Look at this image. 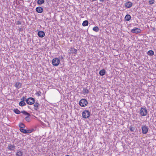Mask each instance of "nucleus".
Returning <instances> with one entry per match:
<instances>
[{"mask_svg":"<svg viewBox=\"0 0 156 156\" xmlns=\"http://www.w3.org/2000/svg\"><path fill=\"white\" fill-rule=\"evenodd\" d=\"M88 102L85 99H81L79 101V104L82 107H84L87 105Z\"/></svg>","mask_w":156,"mask_h":156,"instance_id":"obj_1","label":"nucleus"},{"mask_svg":"<svg viewBox=\"0 0 156 156\" xmlns=\"http://www.w3.org/2000/svg\"><path fill=\"white\" fill-rule=\"evenodd\" d=\"M82 115L83 118H88L90 115V112L88 110H86L82 112Z\"/></svg>","mask_w":156,"mask_h":156,"instance_id":"obj_2","label":"nucleus"},{"mask_svg":"<svg viewBox=\"0 0 156 156\" xmlns=\"http://www.w3.org/2000/svg\"><path fill=\"white\" fill-rule=\"evenodd\" d=\"M21 112L24 114L28 116L26 117L25 119L27 122H30V114L25 111H22Z\"/></svg>","mask_w":156,"mask_h":156,"instance_id":"obj_3","label":"nucleus"},{"mask_svg":"<svg viewBox=\"0 0 156 156\" xmlns=\"http://www.w3.org/2000/svg\"><path fill=\"white\" fill-rule=\"evenodd\" d=\"M27 103L28 105H32L35 103V100L33 98H29L26 100Z\"/></svg>","mask_w":156,"mask_h":156,"instance_id":"obj_4","label":"nucleus"},{"mask_svg":"<svg viewBox=\"0 0 156 156\" xmlns=\"http://www.w3.org/2000/svg\"><path fill=\"white\" fill-rule=\"evenodd\" d=\"M147 110L146 108H141L140 110V113L142 116H145L147 115Z\"/></svg>","mask_w":156,"mask_h":156,"instance_id":"obj_5","label":"nucleus"},{"mask_svg":"<svg viewBox=\"0 0 156 156\" xmlns=\"http://www.w3.org/2000/svg\"><path fill=\"white\" fill-rule=\"evenodd\" d=\"M141 129L142 130V133L143 134H146L147 133L149 128L146 125H143L142 126Z\"/></svg>","mask_w":156,"mask_h":156,"instance_id":"obj_6","label":"nucleus"},{"mask_svg":"<svg viewBox=\"0 0 156 156\" xmlns=\"http://www.w3.org/2000/svg\"><path fill=\"white\" fill-rule=\"evenodd\" d=\"M60 63V60L59 59L57 58H54L52 61V64L55 66H58Z\"/></svg>","mask_w":156,"mask_h":156,"instance_id":"obj_7","label":"nucleus"},{"mask_svg":"<svg viewBox=\"0 0 156 156\" xmlns=\"http://www.w3.org/2000/svg\"><path fill=\"white\" fill-rule=\"evenodd\" d=\"M141 30L140 29L134 28L131 30V32L133 33L138 34L141 32Z\"/></svg>","mask_w":156,"mask_h":156,"instance_id":"obj_8","label":"nucleus"},{"mask_svg":"<svg viewBox=\"0 0 156 156\" xmlns=\"http://www.w3.org/2000/svg\"><path fill=\"white\" fill-rule=\"evenodd\" d=\"M7 148L8 150L11 151H12L16 149V146L13 144L12 145L11 144H9Z\"/></svg>","mask_w":156,"mask_h":156,"instance_id":"obj_9","label":"nucleus"},{"mask_svg":"<svg viewBox=\"0 0 156 156\" xmlns=\"http://www.w3.org/2000/svg\"><path fill=\"white\" fill-rule=\"evenodd\" d=\"M36 11L38 13H41L43 11V9L41 7H37L36 9Z\"/></svg>","mask_w":156,"mask_h":156,"instance_id":"obj_10","label":"nucleus"},{"mask_svg":"<svg viewBox=\"0 0 156 156\" xmlns=\"http://www.w3.org/2000/svg\"><path fill=\"white\" fill-rule=\"evenodd\" d=\"M37 35L39 37H43L45 36V33L42 31H40L38 32Z\"/></svg>","mask_w":156,"mask_h":156,"instance_id":"obj_11","label":"nucleus"},{"mask_svg":"<svg viewBox=\"0 0 156 156\" xmlns=\"http://www.w3.org/2000/svg\"><path fill=\"white\" fill-rule=\"evenodd\" d=\"M132 3L129 1L126 2L125 4V6L127 8H130L132 5Z\"/></svg>","mask_w":156,"mask_h":156,"instance_id":"obj_12","label":"nucleus"},{"mask_svg":"<svg viewBox=\"0 0 156 156\" xmlns=\"http://www.w3.org/2000/svg\"><path fill=\"white\" fill-rule=\"evenodd\" d=\"M40 106V105L37 102V101H36L35 103H34V108L35 110H37L38 109L39 106Z\"/></svg>","mask_w":156,"mask_h":156,"instance_id":"obj_13","label":"nucleus"},{"mask_svg":"<svg viewBox=\"0 0 156 156\" xmlns=\"http://www.w3.org/2000/svg\"><path fill=\"white\" fill-rule=\"evenodd\" d=\"M22 86V84L20 82H17L15 84L14 86L18 88H20Z\"/></svg>","mask_w":156,"mask_h":156,"instance_id":"obj_14","label":"nucleus"},{"mask_svg":"<svg viewBox=\"0 0 156 156\" xmlns=\"http://www.w3.org/2000/svg\"><path fill=\"white\" fill-rule=\"evenodd\" d=\"M70 51L72 54H76L77 52V49L73 48H71L70 49Z\"/></svg>","mask_w":156,"mask_h":156,"instance_id":"obj_15","label":"nucleus"},{"mask_svg":"<svg viewBox=\"0 0 156 156\" xmlns=\"http://www.w3.org/2000/svg\"><path fill=\"white\" fill-rule=\"evenodd\" d=\"M105 69H103L100 71L99 74L101 76H104L105 74Z\"/></svg>","mask_w":156,"mask_h":156,"instance_id":"obj_16","label":"nucleus"},{"mask_svg":"<svg viewBox=\"0 0 156 156\" xmlns=\"http://www.w3.org/2000/svg\"><path fill=\"white\" fill-rule=\"evenodd\" d=\"M131 18V16L129 14L126 15L125 17V19L126 21H129Z\"/></svg>","mask_w":156,"mask_h":156,"instance_id":"obj_17","label":"nucleus"},{"mask_svg":"<svg viewBox=\"0 0 156 156\" xmlns=\"http://www.w3.org/2000/svg\"><path fill=\"white\" fill-rule=\"evenodd\" d=\"M23 154V152L20 151H17L16 155L17 156H22Z\"/></svg>","mask_w":156,"mask_h":156,"instance_id":"obj_18","label":"nucleus"},{"mask_svg":"<svg viewBox=\"0 0 156 156\" xmlns=\"http://www.w3.org/2000/svg\"><path fill=\"white\" fill-rule=\"evenodd\" d=\"M147 54L150 56H152L154 54V52L152 50H149L147 52Z\"/></svg>","mask_w":156,"mask_h":156,"instance_id":"obj_19","label":"nucleus"},{"mask_svg":"<svg viewBox=\"0 0 156 156\" xmlns=\"http://www.w3.org/2000/svg\"><path fill=\"white\" fill-rule=\"evenodd\" d=\"M88 21L87 20H85L83 21L82 23V25L83 27L86 26H88Z\"/></svg>","mask_w":156,"mask_h":156,"instance_id":"obj_20","label":"nucleus"},{"mask_svg":"<svg viewBox=\"0 0 156 156\" xmlns=\"http://www.w3.org/2000/svg\"><path fill=\"white\" fill-rule=\"evenodd\" d=\"M14 112L17 114H19L21 112L17 108L14 109L13 110Z\"/></svg>","mask_w":156,"mask_h":156,"instance_id":"obj_21","label":"nucleus"},{"mask_svg":"<svg viewBox=\"0 0 156 156\" xmlns=\"http://www.w3.org/2000/svg\"><path fill=\"white\" fill-rule=\"evenodd\" d=\"M44 2V0H38L37 3L39 5H41L43 4Z\"/></svg>","mask_w":156,"mask_h":156,"instance_id":"obj_22","label":"nucleus"},{"mask_svg":"<svg viewBox=\"0 0 156 156\" xmlns=\"http://www.w3.org/2000/svg\"><path fill=\"white\" fill-rule=\"evenodd\" d=\"M26 103L23 101H21L19 103V105L21 106H23L26 105Z\"/></svg>","mask_w":156,"mask_h":156,"instance_id":"obj_23","label":"nucleus"},{"mask_svg":"<svg viewBox=\"0 0 156 156\" xmlns=\"http://www.w3.org/2000/svg\"><path fill=\"white\" fill-rule=\"evenodd\" d=\"M19 126L20 129H23L25 127V126L23 123H20L19 124Z\"/></svg>","mask_w":156,"mask_h":156,"instance_id":"obj_24","label":"nucleus"},{"mask_svg":"<svg viewBox=\"0 0 156 156\" xmlns=\"http://www.w3.org/2000/svg\"><path fill=\"white\" fill-rule=\"evenodd\" d=\"M83 94H88L89 92V90L87 88H84L83 91Z\"/></svg>","mask_w":156,"mask_h":156,"instance_id":"obj_25","label":"nucleus"},{"mask_svg":"<svg viewBox=\"0 0 156 156\" xmlns=\"http://www.w3.org/2000/svg\"><path fill=\"white\" fill-rule=\"evenodd\" d=\"M93 30L95 32H98L99 31V29L98 27H94L93 29Z\"/></svg>","mask_w":156,"mask_h":156,"instance_id":"obj_26","label":"nucleus"},{"mask_svg":"<svg viewBox=\"0 0 156 156\" xmlns=\"http://www.w3.org/2000/svg\"><path fill=\"white\" fill-rule=\"evenodd\" d=\"M34 129H32L31 130L30 129H26V133H31L33 131Z\"/></svg>","mask_w":156,"mask_h":156,"instance_id":"obj_27","label":"nucleus"},{"mask_svg":"<svg viewBox=\"0 0 156 156\" xmlns=\"http://www.w3.org/2000/svg\"><path fill=\"white\" fill-rule=\"evenodd\" d=\"M20 130L21 132L22 133L26 134V129H20Z\"/></svg>","mask_w":156,"mask_h":156,"instance_id":"obj_28","label":"nucleus"},{"mask_svg":"<svg viewBox=\"0 0 156 156\" xmlns=\"http://www.w3.org/2000/svg\"><path fill=\"white\" fill-rule=\"evenodd\" d=\"M129 129L131 132H134L135 130V128L133 126H131L129 128Z\"/></svg>","mask_w":156,"mask_h":156,"instance_id":"obj_29","label":"nucleus"},{"mask_svg":"<svg viewBox=\"0 0 156 156\" xmlns=\"http://www.w3.org/2000/svg\"><path fill=\"white\" fill-rule=\"evenodd\" d=\"M154 0H149V3L151 5L154 3Z\"/></svg>","mask_w":156,"mask_h":156,"instance_id":"obj_30","label":"nucleus"},{"mask_svg":"<svg viewBox=\"0 0 156 156\" xmlns=\"http://www.w3.org/2000/svg\"><path fill=\"white\" fill-rule=\"evenodd\" d=\"M26 98H25V97H23L21 99V101H25Z\"/></svg>","mask_w":156,"mask_h":156,"instance_id":"obj_31","label":"nucleus"},{"mask_svg":"<svg viewBox=\"0 0 156 156\" xmlns=\"http://www.w3.org/2000/svg\"><path fill=\"white\" fill-rule=\"evenodd\" d=\"M41 94V92H37L36 93V95H38V96H40V94Z\"/></svg>","mask_w":156,"mask_h":156,"instance_id":"obj_32","label":"nucleus"},{"mask_svg":"<svg viewBox=\"0 0 156 156\" xmlns=\"http://www.w3.org/2000/svg\"><path fill=\"white\" fill-rule=\"evenodd\" d=\"M17 25H21V22L20 21H18L17 22Z\"/></svg>","mask_w":156,"mask_h":156,"instance_id":"obj_33","label":"nucleus"},{"mask_svg":"<svg viewBox=\"0 0 156 156\" xmlns=\"http://www.w3.org/2000/svg\"><path fill=\"white\" fill-rule=\"evenodd\" d=\"M99 0L101 2H103L104 1V0Z\"/></svg>","mask_w":156,"mask_h":156,"instance_id":"obj_34","label":"nucleus"},{"mask_svg":"<svg viewBox=\"0 0 156 156\" xmlns=\"http://www.w3.org/2000/svg\"><path fill=\"white\" fill-rule=\"evenodd\" d=\"M65 156H70L69 155H66Z\"/></svg>","mask_w":156,"mask_h":156,"instance_id":"obj_35","label":"nucleus"},{"mask_svg":"<svg viewBox=\"0 0 156 156\" xmlns=\"http://www.w3.org/2000/svg\"><path fill=\"white\" fill-rule=\"evenodd\" d=\"M97 0H92V1H96Z\"/></svg>","mask_w":156,"mask_h":156,"instance_id":"obj_36","label":"nucleus"}]
</instances>
